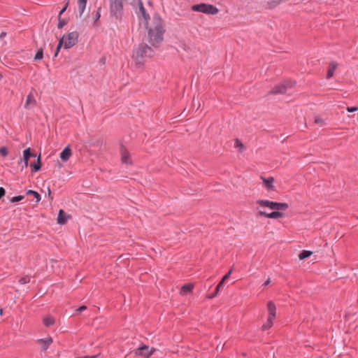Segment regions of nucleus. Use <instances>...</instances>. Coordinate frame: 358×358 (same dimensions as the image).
Returning <instances> with one entry per match:
<instances>
[{
	"label": "nucleus",
	"instance_id": "1",
	"mask_svg": "<svg viewBox=\"0 0 358 358\" xmlns=\"http://www.w3.org/2000/svg\"><path fill=\"white\" fill-rule=\"evenodd\" d=\"M139 6V11L141 14L148 34L149 42L153 45H158L163 40L164 32L163 21L159 15H154L150 21H148L149 15L147 14L141 0H135Z\"/></svg>",
	"mask_w": 358,
	"mask_h": 358
},
{
	"label": "nucleus",
	"instance_id": "2",
	"mask_svg": "<svg viewBox=\"0 0 358 358\" xmlns=\"http://www.w3.org/2000/svg\"><path fill=\"white\" fill-rule=\"evenodd\" d=\"M152 55V50L145 44L138 46L133 54V59L138 66H142Z\"/></svg>",
	"mask_w": 358,
	"mask_h": 358
},
{
	"label": "nucleus",
	"instance_id": "3",
	"mask_svg": "<svg viewBox=\"0 0 358 358\" xmlns=\"http://www.w3.org/2000/svg\"><path fill=\"white\" fill-rule=\"evenodd\" d=\"M110 15L116 20H121L123 14V0H108Z\"/></svg>",
	"mask_w": 358,
	"mask_h": 358
},
{
	"label": "nucleus",
	"instance_id": "4",
	"mask_svg": "<svg viewBox=\"0 0 358 358\" xmlns=\"http://www.w3.org/2000/svg\"><path fill=\"white\" fill-rule=\"evenodd\" d=\"M267 310L268 315L266 322L262 326V331H266L271 328L276 317V306L272 301L268 302Z\"/></svg>",
	"mask_w": 358,
	"mask_h": 358
},
{
	"label": "nucleus",
	"instance_id": "5",
	"mask_svg": "<svg viewBox=\"0 0 358 358\" xmlns=\"http://www.w3.org/2000/svg\"><path fill=\"white\" fill-rule=\"evenodd\" d=\"M192 10L195 12H200L206 14L215 15L218 13V9L213 5L200 3L193 5Z\"/></svg>",
	"mask_w": 358,
	"mask_h": 358
},
{
	"label": "nucleus",
	"instance_id": "6",
	"mask_svg": "<svg viewBox=\"0 0 358 358\" xmlns=\"http://www.w3.org/2000/svg\"><path fill=\"white\" fill-rule=\"evenodd\" d=\"M78 33L77 31H72L66 36H63L61 38H64V48L65 49L71 48L74 46L78 42Z\"/></svg>",
	"mask_w": 358,
	"mask_h": 358
},
{
	"label": "nucleus",
	"instance_id": "7",
	"mask_svg": "<svg viewBox=\"0 0 358 358\" xmlns=\"http://www.w3.org/2000/svg\"><path fill=\"white\" fill-rule=\"evenodd\" d=\"M155 351V348H150L148 345H143L136 349L134 353L136 356H141L143 358H149Z\"/></svg>",
	"mask_w": 358,
	"mask_h": 358
},
{
	"label": "nucleus",
	"instance_id": "8",
	"mask_svg": "<svg viewBox=\"0 0 358 358\" xmlns=\"http://www.w3.org/2000/svg\"><path fill=\"white\" fill-rule=\"evenodd\" d=\"M294 85V83H282L275 86L271 90V93L272 94H284L287 92L288 88H291Z\"/></svg>",
	"mask_w": 358,
	"mask_h": 358
},
{
	"label": "nucleus",
	"instance_id": "9",
	"mask_svg": "<svg viewBox=\"0 0 358 358\" xmlns=\"http://www.w3.org/2000/svg\"><path fill=\"white\" fill-rule=\"evenodd\" d=\"M258 214L261 216H264L266 218H270V219H278V218L283 217V214L281 212H280L279 210H275L270 213H267L266 212L259 210Z\"/></svg>",
	"mask_w": 358,
	"mask_h": 358
},
{
	"label": "nucleus",
	"instance_id": "10",
	"mask_svg": "<svg viewBox=\"0 0 358 358\" xmlns=\"http://www.w3.org/2000/svg\"><path fill=\"white\" fill-rule=\"evenodd\" d=\"M261 179L262 180L264 185L266 189L273 191L275 190V187L273 185V182L275 180L273 177L266 178L263 176H261Z\"/></svg>",
	"mask_w": 358,
	"mask_h": 358
},
{
	"label": "nucleus",
	"instance_id": "11",
	"mask_svg": "<svg viewBox=\"0 0 358 358\" xmlns=\"http://www.w3.org/2000/svg\"><path fill=\"white\" fill-rule=\"evenodd\" d=\"M31 157H34L35 155L31 153V149L27 148L23 151V157L20 159V162H24L23 167H27L28 166V162Z\"/></svg>",
	"mask_w": 358,
	"mask_h": 358
},
{
	"label": "nucleus",
	"instance_id": "12",
	"mask_svg": "<svg viewBox=\"0 0 358 358\" xmlns=\"http://www.w3.org/2000/svg\"><path fill=\"white\" fill-rule=\"evenodd\" d=\"M121 160H122V162L124 164H131V160L130 159L129 153L124 148H122V149H121Z\"/></svg>",
	"mask_w": 358,
	"mask_h": 358
},
{
	"label": "nucleus",
	"instance_id": "13",
	"mask_svg": "<svg viewBox=\"0 0 358 358\" xmlns=\"http://www.w3.org/2000/svg\"><path fill=\"white\" fill-rule=\"evenodd\" d=\"M38 343L40 345L43 350H46L52 343V339L50 337L44 339H40L38 341Z\"/></svg>",
	"mask_w": 358,
	"mask_h": 358
},
{
	"label": "nucleus",
	"instance_id": "14",
	"mask_svg": "<svg viewBox=\"0 0 358 358\" xmlns=\"http://www.w3.org/2000/svg\"><path fill=\"white\" fill-rule=\"evenodd\" d=\"M71 150L69 146L66 147L60 153V158L63 162H66L71 156Z\"/></svg>",
	"mask_w": 358,
	"mask_h": 358
},
{
	"label": "nucleus",
	"instance_id": "15",
	"mask_svg": "<svg viewBox=\"0 0 358 358\" xmlns=\"http://www.w3.org/2000/svg\"><path fill=\"white\" fill-rule=\"evenodd\" d=\"M289 208V205L287 203L273 202V206L271 210H285Z\"/></svg>",
	"mask_w": 358,
	"mask_h": 358
},
{
	"label": "nucleus",
	"instance_id": "16",
	"mask_svg": "<svg viewBox=\"0 0 358 358\" xmlns=\"http://www.w3.org/2000/svg\"><path fill=\"white\" fill-rule=\"evenodd\" d=\"M36 105V99L32 93H29L27 96L26 103L24 104L25 108H29Z\"/></svg>",
	"mask_w": 358,
	"mask_h": 358
},
{
	"label": "nucleus",
	"instance_id": "17",
	"mask_svg": "<svg viewBox=\"0 0 358 358\" xmlns=\"http://www.w3.org/2000/svg\"><path fill=\"white\" fill-rule=\"evenodd\" d=\"M87 5V0H78V8L79 16L81 17L85 12Z\"/></svg>",
	"mask_w": 358,
	"mask_h": 358
},
{
	"label": "nucleus",
	"instance_id": "18",
	"mask_svg": "<svg viewBox=\"0 0 358 358\" xmlns=\"http://www.w3.org/2000/svg\"><path fill=\"white\" fill-rule=\"evenodd\" d=\"M67 219L68 217L66 216L65 212L63 210H60L57 217V223L59 224H63L67 221Z\"/></svg>",
	"mask_w": 358,
	"mask_h": 358
},
{
	"label": "nucleus",
	"instance_id": "19",
	"mask_svg": "<svg viewBox=\"0 0 358 358\" xmlns=\"http://www.w3.org/2000/svg\"><path fill=\"white\" fill-rule=\"evenodd\" d=\"M337 68V64L335 62H331L329 66L327 78H330L334 76V71Z\"/></svg>",
	"mask_w": 358,
	"mask_h": 358
},
{
	"label": "nucleus",
	"instance_id": "20",
	"mask_svg": "<svg viewBox=\"0 0 358 358\" xmlns=\"http://www.w3.org/2000/svg\"><path fill=\"white\" fill-rule=\"evenodd\" d=\"M55 322V320L53 317L48 315L43 320V323L45 327L52 326Z\"/></svg>",
	"mask_w": 358,
	"mask_h": 358
},
{
	"label": "nucleus",
	"instance_id": "21",
	"mask_svg": "<svg viewBox=\"0 0 358 358\" xmlns=\"http://www.w3.org/2000/svg\"><path fill=\"white\" fill-rule=\"evenodd\" d=\"M273 201H271L268 200H258L257 201V203L261 207H267L271 209L273 206Z\"/></svg>",
	"mask_w": 358,
	"mask_h": 358
},
{
	"label": "nucleus",
	"instance_id": "22",
	"mask_svg": "<svg viewBox=\"0 0 358 358\" xmlns=\"http://www.w3.org/2000/svg\"><path fill=\"white\" fill-rule=\"evenodd\" d=\"M193 289V285L191 284L189 285H185L181 287L180 289V294L181 295H185L188 293H190Z\"/></svg>",
	"mask_w": 358,
	"mask_h": 358
},
{
	"label": "nucleus",
	"instance_id": "23",
	"mask_svg": "<svg viewBox=\"0 0 358 358\" xmlns=\"http://www.w3.org/2000/svg\"><path fill=\"white\" fill-rule=\"evenodd\" d=\"M285 1V0H269L267 6L269 8H273Z\"/></svg>",
	"mask_w": 358,
	"mask_h": 358
},
{
	"label": "nucleus",
	"instance_id": "24",
	"mask_svg": "<svg viewBox=\"0 0 358 358\" xmlns=\"http://www.w3.org/2000/svg\"><path fill=\"white\" fill-rule=\"evenodd\" d=\"M313 254V252L311 251H309V250H303L302 252H301L299 255V259L301 260H303L308 257H309L311 255Z\"/></svg>",
	"mask_w": 358,
	"mask_h": 358
},
{
	"label": "nucleus",
	"instance_id": "25",
	"mask_svg": "<svg viewBox=\"0 0 358 358\" xmlns=\"http://www.w3.org/2000/svg\"><path fill=\"white\" fill-rule=\"evenodd\" d=\"M100 10L101 8H99L97 10L92 12V13L94 24H96L97 21L101 17Z\"/></svg>",
	"mask_w": 358,
	"mask_h": 358
},
{
	"label": "nucleus",
	"instance_id": "26",
	"mask_svg": "<svg viewBox=\"0 0 358 358\" xmlns=\"http://www.w3.org/2000/svg\"><path fill=\"white\" fill-rule=\"evenodd\" d=\"M31 167L32 168V171L36 172L38 171L41 169V157L40 155L38 157L37 162L31 164Z\"/></svg>",
	"mask_w": 358,
	"mask_h": 358
},
{
	"label": "nucleus",
	"instance_id": "27",
	"mask_svg": "<svg viewBox=\"0 0 358 358\" xmlns=\"http://www.w3.org/2000/svg\"><path fill=\"white\" fill-rule=\"evenodd\" d=\"M43 49H39L36 54L35 55V57H34V60L35 61H40L43 59Z\"/></svg>",
	"mask_w": 358,
	"mask_h": 358
},
{
	"label": "nucleus",
	"instance_id": "28",
	"mask_svg": "<svg viewBox=\"0 0 358 358\" xmlns=\"http://www.w3.org/2000/svg\"><path fill=\"white\" fill-rule=\"evenodd\" d=\"M27 194H32V196H34L37 202H38L41 200L40 194L34 190H28L27 192Z\"/></svg>",
	"mask_w": 358,
	"mask_h": 358
},
{
	"label": "nucleus",
	"instance_id": "29",
	"mask_svg": "<svg viewBox=\"0 0 358 358\" xmlns=\"http://www.w3.org/2000/svg\"><path fill=\"white\" fill-rule=\"evenodd\" d=\"M315 123L320 125V127L324 126L325 124L324 120L317 116L315 117Z\"/></svg>",
	"mask_w": 358,
	"mask_h": 358
},
{
	"label": "nucleus",
	"instance_id": "30",
	"mask_svg": "<svg viewBox=\"0 0 358 358\" xmlns=\"http://www.w3.org/2000/svg\"><path fill=\"white\" fill-rule=\"evenodd\" d=\"M224 282H222V280H221L219 284L217 285L216 288H215V292L213 293V294L212 296H210V298H213V297H215L217 293L220 292V287L222 286V285L224 284Z\"/></svg>",
	"mask_w": 358,
	"mask_h": 358
},
{
	"label": "nucleus",
	"instance_id": "31",
	"mask_svg": "<svg viewBox=\"0 0 358 358\" xmlns=\"http://www.w3.org/2000/svg\"><path fill=\"white\" fill-rule=\"evenodd\" d=\"M66 24V20H62L61 18V16H59V22H58V24H57L58 28L62 29Z\"/></svg>",
	"mask_w": 358,
	"mask_h": 358
},
{
	"label": "nucleus",
	"instance_id": "32",
	"mask_svg": "<svg viewBox=\"0 0 358 358\" xmlns=\"http://www.w3.org/2000/svg\"><path fill=\"white\" fill-rule=\"evenodd\" d=\"M8 149L6 147L0 148V155L3 157H6L8 155Z\"/></svg>",
	"mask_w": 358,
	"mask_h": 358
},
{
	"label": "nucleus",
	"instance_id": "33",
	"mask_svg": "<svg viewBox=\"0 0 358 358\" xmlns=\"http://www.w3.org/2000/svg\"><path fill=\"white\" fill-rule=\"evenodd\" d=\"M24 199V196H14L10 199V202L15 203L22 201Z\"/></svg>",
	"mask_w": 358,
	"mask_h": 358
},
{
	"label": "nucleus",
	"instance_id": "34",
	"mask_svg": "<svg viewBox=\"0 0 358 358\" xmlns=\"http://www.w3.org/2000/svg\"><path fill=\"white\" fill-rule=\"evenodd\" d=\"M64 38H60L59 41V43H58V45H57V47L56 48V50L57 52H59L61 48L63 46L64 47Z\"/></svg>",
	"mask_w": 358,
	"mask_h": 358
},
{
	"label": "nucleus",
	"instance_id": "35",
	"mask_svg": "<svg viewBox=\"0 0 358 358\" xmlns=\"http://www.w3.org/2000/svg\"><path fill=\"white\" fill-rule=\"evenodd\" d=\"M30 281V278L28 277V276H26V277H24V278H22L20 280V283L21 284H26V283H28Z\"/></svg>",
	"mask_w": 358,
	"mask_h": 358
},
{
	"label": "nucleus",
	"instance_id": "36",
	"mask_svg": "<svg viewBox=\"0 0 358 358\" xmlns=\"http://www.w3.org/2000/svg\"><path fill=\"white\" fill-rule=\"evenodd\" d=\"M231 272H232V268H231L229 270V271L223 276V278L221 280H222V282H224L226 280H227L229 278V276L231 275Z\"/></svg>",
	"mask_w": 358,
	"mask_h": 358
},
{
	"label": "nucleus",
	"instance_id": "37",
	"mask_svg": "<svg viewBox=\"0 0 358 358\" xmlns=\"http://www.w3.org/2000/svg\"><path fill=\"white\" fill-rule=\"evenodd\" d=\"M235 147L242 149L243 148V145L238 139H236L235 141Z\"/></svg>",
	"mask_w": 358,
	"mask_h": 358
},
{
	"label": "nucleus",
	"instance_id": "38",
	"mask_svg": "<svg viewBox=\"0 0 358 358\" xmlns=\"http://www.w3.org/2000/svg\"><path fill=\"white\" fill-rule=\"evenodd\" d=\"M69 0H66V5L64 6V7L60 10L59 12V16H61L64 13V11L66 10L67 7H68V5H69Z\"/></svg>",
	"mask_w": 358,
	"mask_h": 358
},
{
	"label": "nucleus",
	"instance_id": "39",
	"mask_svg": "<svg viewBox=\"0 0 358 358\" xmlns=\"http://www.w3.org/2000/svg\"><path fill=\"white\" fill-rule=\"evenodd\" d=\"M347 110H348L349 113L355 112V111H357V110H358V107H357V106H355V107H348V108H347Z\"/></svg>",
	"mask_w": 358,
	"mask_h": 358
},
{
	"label": "nucleus",
	"instance_id": "40",
	"mask_svg": "<svg viewBox=\"0 0 358 358\" xmlns=\"http://www.w3.org/2000/svg\"><path fill=\"white\" fill-rule=\"evenodd\" d=\"M6 191L3 187H0V199L5 195Z\"/></svg>",
	"mask_w": 358,
	"mask_h": 358
},
{
	"label": "nucleus",
	"instance_id": "41",
	"mask_svg": "<svg viewBox=\"0 0 358 358\" xmlns=\"http://www.w3.org/2000/svg\"><path fill=\"white\" fill-rule=\"evenodd\" d=\"M86 309H87V306H82L79 307V308L76 310V311H77V312H82V311H83V310H86Z\"/></svg>",
	"mask_w": 358,
	"mask_h": 358
},
{
	"label": "nucleus",
	"instance_id": "42",
	"mask_svg": "<svg viewBox=\"0 0 358 358\" xmlns=\"http://www.w3.org/2000/svg\"><path fill=\"white\" fill-rule=\"evenodd\" d=\"M270 282H271V280L268 278V280H266V282L262 285V286L265 287L268 286V285L270 284Z\"/></svg>",
	"mask_w": 358,
	"mask_h": 358
},
{
	"label": "nucleus",
	"instance_id": "43",
	"mask_svg": "<svg viewBox=\"0 0 358 358\" xmlns=\"http://www.w3.org/2000/svg\"><path fill=\"white\" fill-rule=\"evenodd\" d=\"M5 36H6V33H5V32H2V33L1 34V35H0V37H1V38H3V37H4Z\"/></svg>",
	"mask_w": 358,
	"mask_h": 358
},
{
	"label": "nucleus",
	"instance_id": "44",
	"mask_svg": "<svg viewBox=\"0 0 358 358\" xmlns=\"http://www.w3.org/2000/svg\"><path fill=\"white\" fill-rule=\"evenodd\" d=\"M51 196V191L50 189L48 188V196L50 197Z\"/></svg>",
	"mask_w": 358,
	"mask_h": 358
},
{
	"label": "nucleus",
	"instance_id": "45",
	"mask_svg": "<svg viewBox=\"0 0 358 358\" xmlns=\"http://www.w3.org/2000/svg\"><path fill=\"white\" fill-rule=\"evenodd\" d=\"M58 53H59V52H57V50H56L54 56L57 57L58 55Z\"/></svg>",
	"mask_w": 358,
	"mask_h": 358
},
{
	"label": "nucleus",
	"instance_id": "46",
	"mask_svg": "<svg viewBox=\"0 0 358 358\" xmlns=\"http://www.w3.org/2000/svg\"><path fill=\"white\" fill-rule=\"evenodd\" d=\"M3 310L2 309H0V315H3Z\"/></svg>",
	"mask_w": 358,
	"mask_h": 358
}]
</instances>
